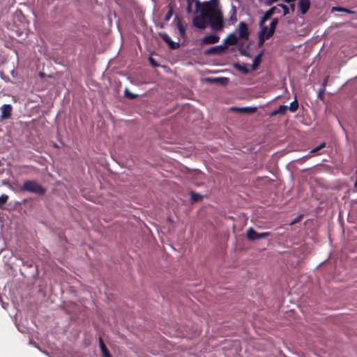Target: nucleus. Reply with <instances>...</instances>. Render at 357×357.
<instances>
[{
  "label": "nucleus",
  "instance_id": "nucleus-17",
  "mask_svg": "<svg viewBox=\"0 0 357 357\" xmlns=\"http://www.w3.org/2000/svg\"><path fill=\"white\" fill-rule=\"evenodd\" d=\"M229 21L231 24H234L237 21V17H236V8L234 6H231V10H230V17H229Z\"/></svg>",
  "mask_w": 357,
  "mask_h": 357
},
{
  "label": "nucleus",
  "instance_id": "nucleus-7",
  "mask_svg": "<svg viewBox=\"0 0 357 357\" xmlns=\"http://www.w3.org/2000/svg\"><path fill=\"white\" fill-rule=\"evenodd\" d=\"M220 37L214 33L206 36L202 40V43L205 45H211L216 43L219 41Z\"/></svg>",
  "mask_w": 357,
  "mask_h": 357
},
{
  "label": "nucleus",
  "instance_id": "nucleus-24",
  "mask_svg": "<svg viewBox=\"0 0 357 357\" xmlns=\"http://www.w3.org/2000/svg\"><path fill=\"white\" fill-rule=\"evenodd\" d=\"M278 6H280L282 9L284 16L290 13V9L286 5L280 3V4H278Z\"/></svg>",
  "mask_w": 357,
  "mask_h": 357
},
{
  "label": "nucleus",
  "instance_id": "nucleus-12",
  "mask_svg": "<svg viewBox=\"0 0 357 357\" xmlns=\"http://www.w3.org/2000/svg\"><path fill=\"white\" fill-rule=\"evenodd\" d=\"M276 9L277 8L271 7L270 9L266 11L259 22V26H262V24H264L268 19H270L271 16L275 14Z\"/></svg>",
  "mask_w": 357,
  "mask_h": 357
},
{
  "label": "nucleus",
  "instance_id": "nucleus-38",
  "mask_svg": "<svg viewBox=\"0 0 357 357\" xmlns=\"http://www.w3.org/2000/svg\"><path fill=\"white\" fill-rule=\"evenodd\" d=\"M40 76L42 77H44V73H40Z\"/></svg>",
  "mask_w": 357,
  "mask_h": 357
},
{
  "label": "nucleus",
  "instance_id": "nucleus-30",
  "mask_svg": "<svg viewBox=\"0 0 357 357\" xmlns=\"http://www.w3.org/2000/svg\"><path fill=\"white\" fill-rule=\"evenodd\" d=\"M240 51L241 54L245 55L248 57H251L250 54L247 52L245 50H240Z\"/></svg>",
  "mask_w": 357,
  "mask_h": 357
},
{
  "label": "nucleus",
  "instance_id": "nucleus-36",
  "mask_svg": "<svg viewBox=\"0 0 357 357\" xmlns=\"http://www.w3.org/2000/svg\"><path fill=\"white\" fill-rule=\"evenodd\" d=\"M298 218H296L295 220H294L291 223L290 225H294V223H296L297 221H298Z\"/></svg>",
  "mask_w": 357,
  "mask_h": 357
},
{
  "label": "nucleus",
  "instance_id": "nucleus-23",
  "mask_svg": "<svg viewBox=\"0 0 357 357\" xmlns=\"http://www.w3.org/2000/svg\"><path fill=\"white\" fill-rule=\"evenodd\" d=\"M298 107V102L295 100H294L293 102H291L290 105L288 107V109L291 111V112H295L297 110Z\"/></svg>",
  "mask_w": 357,
  "mask_h": 357
},
{
  "label": "nucleus",
  "instance_id": "nucleus-34",
  "mask_svg": "<svg viewBox=\"0 0 357 357\" xmlns=\"http://www.w3.org/2000/svg\"><path fill=\"white\" fill-rule=\"evenodd\" d=\"M289 9H290V12L294 13V4H291V5L290 6Z\"/></svg>",
  "mask_w": 357,
  "mask_h": 357
},
{
  "label": "nucleus",
  "instance_id": "nucleus-29",
  "mask_svg": "<svg viewBox=\"0 0 357 357\" xmlns=\"http://www.w3.org/2000/svg\"><path fill=\"white\" fill-rule=\"evenodd\" d=\"M278 0H266L265 1V4L266 6H271L272 5L273 3L277 2Z\"/></svg>",
  "mask_w": 357,
  "mask_h": 357
},
{
  "label": "nucleus",
  "instance_id": "nucleus-1",
  "mask_svg": "<svg viewBox=\"0 0 357 357\" xmlns=\"http://www.w3.org/2000/svg\"><path fill=\"white\" fill-rule=\"evenodd\" d=\"M207 21L213 31H221L224 26L223 15L220 10L219 0L206 1L201 9L200 15L193 19V24L200 29L206 27Z\"/></svg>",
  "mask_w": 357,
  "mask_h": 357
},
{
  "label": "nucleus",
  "instance_id": "nucleus-19",
  "mask_svg": "<svg viewBox=\"0 0 357 357\" xmlns=\"http://www.w3.org/2000/svg\"><path fill=\"white\" fill-rule=\"evenodd\" d=\"M100 347L102 356L104 357H111L108 349H107L106 346L105 345L104 342H102V340L101 339L100 340Z\"/></svg>",
  "mask_w": 357,
  "mask_h": 357
},
{
  "label": "nucleus",
  "instance_id": "nucleus-32",
  "mask_svg": "<svg viewBox=\"0 0 357 357\" xmlns=\"http://www.w3.org/2000/svg\"><path fill=\"white\" fill-rule=\"evenodd\" d=\"M149 61L153 66H157V64L155 63V62L154 61V60L152 57H149Z\"/></svg>",
  "mask_w": 357,
  "mask_h": 357
},
{
  "label": "nucleus",
  "instance_id": "nucleus-2",
  "mask_svg": "<svg viewBox=\"0 0 357 357\" xmlns=\"http://www.w3.org/2000/svg\"><path fill=\"white\" fill-rule=\"evenodd\" d=\"M21 190L35 193L39 195H43L46 192L45 188L33 180L24 181L21 187Z\"/></svg>",
  "mask_w": 357,
  "mask_h": 357
},
{
  "label": "nucleus",
  "instance_id": "nucleus-31",
  "mask_svg": "<svg viewBox=\"0 0 357 357\" xmlns=\"http://www.w3.org/2000/svg\"><path fill=\"white\" fill-rule=\"evenodd\" d=\"M199 195H197V194H195V193H192V198L195 200V201H197L199 198Z\"/></svg>",
  "mask_w": 357,
  "mask_h": 357
},
{
  "label": "nucleus",
  "instance_id": "nucleus-6",
  "mask_svg": "<svg viewBox=\"0 0 357 357\" xmlns=\"http://www.w3.org/2000/svg\"><path fill=\"white\" fill-rule=\"evenodd\" d=\"M1 118L2 119H9L12 113V106L9 104L3 105L1 108Z\"/></svg>",
  "mask_w": 357,
  "mask_h": 357
},
{
  "label": "nucleus",
  "instance_id": "nucleus-25",
  "mask_svg": "<svg viewBox=\"0 0 357 357\" xmlns=\"http://www.w3.org/2000/svg\"><path fill=\"white\" fill-rule=\"evenodd\" d=\"M8 196L7 195H1L0 196V207H1L2 206H3L8 201Z\"/></svg>",
  "mask_w": 357,
  "mask_h": 357
},
{
  "label": "nucleus",
  "instance_id": "nucleus-11",
  "mask_svg": "<svg viewBox=\"0 0 357 357\" xmlns=\"http://www.w3.org/2000/svg\"><path fill=\"white\" fill-rule=\"evenodd\" d=\"M226 48V46H224V45H220L214 47H211L206 50L204 52V54L206 55L208 54H217L221 53Z\"/></svg>",
  "mask_w": 357,
  "mask_h": 357
},
{
  "label": "nucleus",
  "instance_id": "nucleus-9",
  "mask_svg": "<svg viewBox=\"0 0 357 357\" xmlns=\"http://www.w3.org/2000/svg\"><path fill=\"white\" fill-rule=\"evenodd\" d=\"M298 6L301 13L305 15L310 8V0H299Z\"/></svg>",
  "mask_w": 357,
  "mask_h": 357
},
{
  "label": "nucleus",
  "instance_id": "nucleus-16",
  "mask_svg": "<svg viewBox=\"0 0 357 357\" xmlns=\"http://www.w3.org/2000/svg\"><path fill=\"white\" fill-rule=\"evenodd\" d=\"M261 56H262V52H260L255 57V59L252 61V70L254 71L257 69V68L259 65V63H260Z\"/></svg>",
  "mask_w": 357,
  "mask_h": 357
},
{
  "label": "nucleus",
  "instance_id": "nucleus-14",
  "mask_svg": "<svg viewBox=\"0 0 357 357\" xmlns=\"http://www.w3.org/2000/svg\"><path fill=\"white\" fill-rule=\"evenodd\" d=\"M206 80L211 83H220L224 85L228 82L229 79L226 77H212L207 78Z\"/></svg>",
  "mask_w": 357,
  "mask_h": 357
},
{
  "label": "nucleus",
  "instance_id": "nucleus-10",
  "mask_svg": "<svg viewBox=\"0 0 357 357\" xmlns=\"http://www.w3.org/2000/svg\"><path fill=\"white\" fill-rule=\"evenodd\" d=\"M238 38L236 33H231L225 39L223 45L226 47L229 45H236L238 43Z\"/></svg>",
  "mask_w": 357,
  "mask_h": 357
},
{
  "label": "nucleus",
  "instance_id": "nucleus-28",
  "mask_svg": "<svg viewBox=\"0 0 357 357\" xmlns=\"http://www.w3.org/2000/svg\"><path fill=\"white\" fill-rule=\"evenodd\" d=\"M125 95H126V96L129 97L130 98H135L137 96V95H135V94L129 93L128 89H126L125 91Z\"/></svg>",
  "mask_w": 357,
  "mask_h": 357
},
{
  "label": "nucleus",
  "instance_id": "nucleus-37",
  "mask_svg": "<svg viewBox=\"0 0 357 357\" xmlns=\"http://www.w3.org/2000/svg\"><path fill=\"white\" fill-rule=\"evenodd\" d=\"M284 1L285 2H287V3H291V2L295 1L296 0H284Z\"/></svg>",
  "mask_w": 357,
  "mask_h": 357
},
{
  "label": "nucleus",
  "instance_id": "nucleus-21",
  "mask_svg": "<svg viewBox=\"0 0 357 357\" xmlns=\"http://www.w3.org/2000/svg\"><path fill=\"white\" fill-rule=\"evenodd\" d=\"M176 27L181 34V36H184L185 29L183 25L182 20L178 19L176 22Z\"/></svg>",
  "mask_w": 357,
  "mask_h": 357
},
{
  "label": "nucleus",
  "instance_id": "nucleus-5",
  "mask_svg": "<svg viewBox=\"0 0 357 357\" xmlns=\"http://www.w3.org/2000/svg\"><path fill=\"white\" fill-rule=\"evenodd\" d=\"M259 26L261 27V31L259 33V43L262 45L266 39L269 38L273 35H268L269 27L265 26L264 24Z\"/></svg>",
  "mask_w": 357,
  "mask_h": 357
},
{
  "label": "nucleus",
  "instance_id": "nucleus-33",
  "mask_svg": "<svg viewBox=\"0 0 357 357\" xmlns=\"http://www.w3.org/2000/svg\"><path fill=\"white\" fill-rule=\"evenodd\" d=\"M274 7H275V8H277V9H276V10H275V13H280V8H280V6H278V4L276 6H274Z\"/></svg>",
  "mask_w": 357,
  "mask_h": 357
},
{
  "label": "nucleus",
  "instance_id": "nucleus-27",
  "mask_svg": "<svg viewBox=\"0 0 357 357\" xmlns=\"http://www.w3.org/2000/svg\"><path fill=\"white\" fill-rule=\"evenodd\" d=\"M332 10H335V11H339V12L351 13L349 10H348L347 8H342V7H333Z\"/></svg>",
  "mask_w": 357,
  "mask_h": 357
},
{
  "label": "nucleus",
  "instance_id": "nucleus-13",
  "mask_svg": "<svg viewBox=\"0 0 357 357\" xmlns=\"http://www.w3.org/2000/svg\"><path fill=\"white\" fill-rule=\"evenodd\" d=\"M234 67L235 69L242 73L244 75H247L249 73L250 70L248 69V64H240V63H234Z\"/></svg>",
  "mask_w": 357,
  "mask_h": 357
},
{
  "label": "nucleus",
  "instance_id": "nucleus-4",
  "mask_svg": "<svg viewBox=\"0 0 357 357\" xmlns=\"http://www.w3.org/2000/svg\"><path fill=\"white\" fill-rule=\"evenodd\" d=\"M237 31L238 38L242 39H248L249 32L248 25L245 22H241L238 24Z\"/></svg>",
  "mask_w": 357,
  "mask_h": 357
},
{
  "label": "nucleus",
  "instance_id": "nucleus-3",
  "mask_svg": "<svg viewBox=\"0 0 357 357\" xmlns=\"http://www.w3.org/2000/svg\"><path fill=\"white\" fill-rule=\"evenodd\" d=\"M271 233L268 231L258 233L252 227L249 228L247 231V237L249 240L255 241L269 236Z\"/></svg>",
  "mask_w": 357,
  "mask_h": 357
},
{
  "label": "nucleus",
  "instance_id": "nucleus-35",
  "mask_svg": "<svg viewBox=\"0 0 357 357\" xmlns=\"http://www.w3.org/2000/svg\"><path fill=\"white\" fill-rule=\"evenodd\" d=\"M187 11L189 13L191 12V5L190 3H188V8H187Z\"/></svg>",
  "mask_w": 357,
  "mask_h": 357
},
{
  "label": "nucleus",
  "instance_id": "nucleus-18",
  "mask_svg": "<svg viewBox=\"0 0 357 357\" xmlns=\"http://www.w3.org/2000/svg\"><path fill=\"white\" fill-rule=\"evenodd\" d=\"M288 109V106L287 105H280L278 109L274 110L271 113V116H275L280 114H284Z\"/></svg>",
  "mask_w": 357,
  "mask_h": 357
},
{
  "label": "nucleus",
  "instance_id": "nucleus-22",
  "mask_svg": "<svg viewBox=\"0 0 357 357\" xmlns=\"http://www.w3.org/2000/svg\"><path fill=\"white\" fill-rule=\"evenodd\" d=\"M168 6H169V10L165 17V20L166 22H168L171 19L172 14H173V8H172V5L169 3Z\"/></svg>",
  "mask_w": 357,
  "mask_h": 357
},
{
  "label": "nucleus",
  "instance_id": "nucleus-8",
  "mask_svg": "<svg viewBox=\"0 0 357 357\" xmlns=\"http://www.w3.org/2000/svg\"><path fill=\"white\" fill-rule=\"evenodd\" d=\"M159 36L168 44L170 49L175 50L178 47V44L172 41V38L166 33H160Z\"/></svg>",
  "mask_w": 357,
  "mask_h": 357
},
{
  "label": "nucleus",
  "instance_id": "nucleus-20",
  "mask_svg": "<svg viewBox=\"0 0 357 357\" xmlns=\"http://www.w3.org/2000/svg\"><path fill=\"white\" fill-rule=\"evenodd\" d=\"M278 20L277 18H274L272 20V21L270 24V27L268 29V35L273 34V33L275 31V26L278 24Z\"/></svg>",
  "mask_w": 357,
  "mask_h": 357
},
{
  "label": "nucleus",
  "instance_id": "nucleus-26",
  "mask_svg": "<svg viewBox=\"0 0 357 357\" xmlns=\"http://www.w3.org/2000/svg\"><path fill=\"white\" fill-rule=\"evenodd\" d=\"M326 147V143L325 142H322L321 143L319 146H317V147L312 149L311 151H310V153H316L318 151L322 149L323 148Z\"/></svg>",
  "mask_w": 357,
  "mask_h": 357
},
{
  "label": "nucleus",
  "instance_id": "nucleus-15",
  "mask_svg": "<svg viewBox=\"0 0 357 357\" xmlns=\"http://www.w3.org/2000/svg\"><path fill=\"white\" fill-rule=\"evenodd\" d=\"M257 109V107H233L231 108V110L232 111H239L243 112H255Z\"/></svg>",
  "mask_w": 357,
  "mask_h": 357
}]
</instances>
